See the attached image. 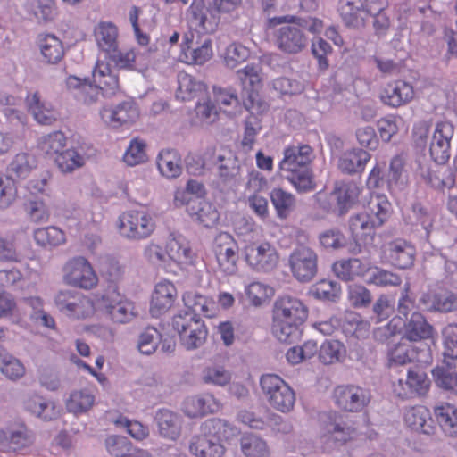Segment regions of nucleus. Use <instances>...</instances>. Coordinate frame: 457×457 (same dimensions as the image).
<instances>
[{"label":"nucleus","instance_id":"nucleus-1","mask_svg":"<svg viewBox=\"0 0 457 457\" xmlns=\"http://www.w3.org/2000/svg\"><path fill=\"white\" fill-rule=\"evenodd\" d=\"M237 74L242 86L243 105L248 112L244 121L241 146L248 152L253 149L257 136L262 129V118L268 112L270 106L260 94L262 81L255 65L248 64L238 70Z\"/></svg>","mask_w":457,"mask_h":457},{"label":"nucleus","instance_id":"nucleus-2","mask_svg":"<svg viewBox=\"0 0 457 457\" xmlns=\"http://www.w3.org/2000/svg\"><path fill=\"white\" fill-rule=\"evenodd\" d=\"M204 0H193L189 7L191 29L183 37L179 60L187 64L202 65L212 56V40H201L200 34L214 29L215 22L208 21Z\"/></svg>","mask_w":457,"mask_h":457},{"label":"nucleus","instance_id":"nucleus-3","mask_svg":"<svg viewBox=\"0 0 457 457\" xmlns=\"http://www.w3.org/2000/svg\"><path fill=\"white\" fill-rule=\"evenodd\" d=\"M313 159V149L309 145H292L284 149L278 169L298 193L311 192L316 187L311 167Z\"/></svg>","mask_w":457,"mask_h":457},{"label":"nucleus","instance_id":"nucleus-4","mask_svg":"<svg viewBox=\"0 0 457 457\" xmlns=\"http://www.w3.org/2000/svg\"><path fill=\"white\" fill-rule=\"evenodd\" d=\"M391 211V203L385 195L371 194L363 210L349 220V228L354 241L358 244L372 241L376 229L389 219Z\"/></svg>","mask_w":457,"mask_h":457},{"label":"nucleus","instance_id":"nucleus-5","mask_svg":"<svg viewBox=\"0 0 457 457\" xmlns=\"http://www.w3.org/2000/svg\"><path fill=\"white\" fill-rule=\"evenodd\" d=\"M308 317V308L298 298L281 296L274 303L272 333L281 342L291 343L300 334V327Z\"/></svg>","mask_w":457,"mask_h":457},{"label":"nucleus","instance_id":"nucleus-6","mask_svg":"<svg viewBox=\"0 0 457 457\" xmlns=\"http://www.w3.org/2000/svg\"><path fill=\"white\" fill-rule=\"evenodd\" d=\"M232 430L221 420H208L202 427V433L192 437L189 452L195 457H223L226 448L223 441L228 438L227 433Z\"/></svg>","mask_w":457,"mask_h":457},{"label":"nucleus","instance_id":"nucleus-7","mask_svg":"<svg viewBox=\"0 0 457 457\" xmlns=\"http://www.w3.org/2000/svg\"><path fill=\"white\" fill-rule=\"evenodd\" d=\"M59 310L67 316L76 320H86L93 317L97 310L101 311V295L93 297L70 290L60 291L54 297Z\"/></svg>","mask_w":457,"mask_h":457},{"label":"nucleus","instance_id":"nucleus-8","mask_svg":"<svg viewBox=\"0 0 457 457\" xmlns=\"http://www.w3.org/2000/svg\"><path fill=\"white\" fill-rule=\"evenodd\" d=\"M155 221L147 211L128 210L118 218L119 234L129 240L140 241L151 237L155 230Z\"/></svg>","mask_w":457,"mask_h":457},{"label":"nucleus","instance_id":"nucleus-9","mask_svg":"<svg viewBox=\"0 0 457 457\" xmlns=\"http://www.w3.org/2000/svg\"><path fill=\"white\" fill-rule=\"evenodd\" d=\"M172 326L179 333L183 345L188 350L203 345L208 336L204 322L199 316L189 312L175 315L172 319Z\"/></svg>","mask_w":457,"mask_h":457},{"label":"nucleus","instance_id":"nucleus-10","mask_svg":"<svg viewBox=\"0 0 457 457\" xmlns=\"http://www.w3.org/2000/svg\"><path fill=\"white\" fill-rule=\"evenodd\" d=\"M260 384L271 407L284 413L293 410L295 403V391L279 376L263 375L260 379Z\"/></svg>","mask_w":457,"mask_h":457},{"label":"nucleus","instance_id":"nucleus-11","mask_svg":"<svg viewBox=\"0 0 457 457\" xmlns=\"http://www.w3.org/2000/svg\"><path fill=\"white\" fill-rule=\"evenodd\" d=\"M62 279L66 285L84 290L94 289L99 281L93 265L84 256H75L65 262Z\"/></svg>","mask_w":457,"mask_h":457},{"label":"nucleus","instance_id":"nucleus-12","mask_svg":"<svg viewBox=\"0 0 457 457\" xmlns=\"http://www.w3.org/2000/svg\"><path fill=\"white\" fill-rule=\"evenodd\" d=\"M204 159L216 166L221 183L236 185L240 180V165L230 149L222 146L208 148L204 154Z\"/></svg>","mask_w":457,"mask_h":457},{"label":"nucleus","instance_id":"nucleus-13","mask_svg":"<svg viewBox=\"0 0 457 457\" xmlns=\"http://www.w3.org/2000/svg\"><path fill=\"white\" fill-rule=\"evenodd\" d=\"M357 436L353 423L341 414L334 413L328 420L323 421L320 428V439L328 447H338L353 441Z\"/></svg>","mask_w":457,"mask_h":457},{"label":"nucleus","instance_id":"nucleus-14","mask_svg":"<svg viewBox=\"0 0 457 457\" xmlns=\"http://www.w3.org/2000/svg\"><path fill=\"white\" fill-rule=\"evenodd\" d=\"M242 254L245 262L258 271H270L278 262V253L273 245L268 241H253L246 244Z\"/></svg>","mask_w":457,"mask_h":457},{"label":"nucleus","instance_id":"nucleus-15","mask_svg":"<svg viewBox=\"0 0 457 457\" xmlns=\"http://www.w3.org/2000/svg\"><path fill=\"white\" fill-rule=\"evenodd\" d=\"M393 333L403 331V339L410 342H418L433 337L434 328L426 318L419 312L411 313L406 322L401 317L393 318L388 323Z\"/></svg>","mask_w":457,"mask_h":457},{"label":"nucleus","instance_id":"nucleus-16","mask_svg":"<svg viewBox=\"0 0 457 457\" xmlns=\"http://www.w3.org/2000/svg\"><path fill=\"white\" fill-rule=\"evenodd\" d=\"M214 253L219 270L224 275H234L237 270V244L228 232L219 233L213 241Z\"/></svg>","mask_w":457,"mask_h":457},{"label":"nucleus","instance_id":"nucleus-17","mask_svg":"<svg viewBox=\"0 0 457 457\" xmlns=\"http://www.w3.org/2000/svg\"><path fill=\"white\" fill-rule=\"evenodd\" d=\"M431 381L426 372L418 368H410L406 379H398L392 385V391L401 399L425 396L430 388Z\"/></svg>","mask_w":457,"mask_h":457},{"label":"nucleus","instance_id":"nucleus-18","mask_svg":"<svg viewBox=\"0 0 457 457\" xmlns=\"http://www.w3.org/2000/svg\"><path fill=\"white\" fill-rule=\"evenodd\" d=\"M273 33L278 50L287 54H296L308 46V37L298 25L286 23Z\"/></svg>","mask_w":457,"mask_h":457},{"label":"nucleus","instance_id":"nucleus-19","mask_svg":"<svg viewBox=\"0 0 457 457\" xmlns=\"http://www.w3.org/2000/svg\"><path fill=\"white\" fill-rule=\"evenodd\" d=\"M408 340H402L392 345L387 351L389 366H404L412 362H428L431 359L430 349H420Z\"/></svg>","mask_w":457,"mask_h":457},{"label":"nucleus","instance_id":"nucleus-20","mask_svg":"<svg viewBox=\"0 0 457 457\" xmlns=\"http://www.w3.org/2000/svg\"><path fill=\"white\" fill-rule=\"evenodd\" d=\"M101 311L110 315L117 323H125L134 316L133 303L118 292L117 287L106 290L101 295Z\"/></svg>","mask_w":457,"mask_h":457},{"label":"nucleus","instance_id":"nucleus-21","mask_svg":"<svg viewBox=\"0 0 457 457\" xmlns=\"http://www.w3.org/2000/svg\"><path fill=\"white\" fill-rule=\"evenodd\" d=\"M454 134V127L450 121L436 123L429 145L432 160L443 165L450 159L451 140Z\"/></svg>","mask_w":457,"mask_h":457},{"label":"nucleus","instance_id":"nucleus-22","mask_svg":"<svg viewBox=\"0 0 457 457\" xmlns=\"http://www.w3.org/2000/svg\"><path fill=\"white\" fill-rule=\"evenodd\" d=\"M362 187L354 181L342 182L337 184L332 195L335 196L337 204L333 209L330 204L320 203V207L327 212H335L338 216L346 214L350 209L359 201Z\"/></svg>","mask_w":457,"mask_h":457},{"label":"nucleus","instance_id":"nucleus-23","mask_svg":"<svg viewBox=\"0 0 457 457\" xmlns=\"http://www.w3.org/2000/svg\"><path fill=\"white\" fill-rule=\"evenodd\" d=\"M317 254L310 247L299 246L289 256L293 276L299 281L311 280L317 272Z\"/></svg>","mask_w":457,"mask_h":457},{"label":"nucleus","instance_id":"nucleus-24","mask_svg":"<svg viewBox=\"0 0 457 457\" xmlns=\"http://www.w3.org/2000/svg\"><path fill=\"white\" fill-rule=\"evenodd\" d=\"M334 398L337 406L345 411H360L370 402L367 392L359 386L342 385L334 390Z\"/></svg>","mask_w":457,"mask_h":457},{"label":"nucleus","instance_id":"nucleus-25","mask_svg":"<svg viewBox=\"0 0 457 457\" xmlns=\"http://www.w3.org/2000/svg\"><path fill=\"white\" fill-rule=\"evenodd\" d=\"M166 253L169 261L180 270H188L197 262V253L192 249L190 242L183 237H173L166 243Z\"/></svg>","mask_w":457,"mask_h":457},{"label":"nucleus","instance_id":"nucleus-26","mask_svg":"<svg viewBox=\"0 0 457 457\" xmlns=\"http://www.w3.org/2000/svg\"><path fill=\"white\" fill-rule=\"evenodd\" d=\"M178 291L175 285L168 279L156 283L151 296L150 312L153 317L166 313L175 303Z\"/></svg>","mask_w":457,"mask_h":457},{"label":"nucleus","instance_id":"nucleus-27","mask_svg":"<svg viewBox=\"0 0 457 457\" xmlns=\"http://www.w3.org/2000/svg\"><path fill=\"white\" fill-rule=\"evenodd\" d=\"M414 87L411 83L397 79L387 83L380 93L383 104L397 108L407 104L414 98Z\"/></svg>","mask_w":457,"mask_h":457},{"label":"nucleus","instance_id":"nucleus-28","mask_svg":"<svg viewBox=\"0 0 457 457\" xmlns=\"http://www.w3.org/2000/svg\"><path fill=\"white\" fill-rule=\"evenodd\" d=\"M102 120L110 127L119 128L133 122L138 110L133 101H123L114 107H104L100 112Z\"/></svg>","mask_w":457,"mask_h":457},{"label":"nucleus","instance_id":"nucleus-29","mask_svg":"<svg viewBox=\"0 0 457 457\" xmlns=\"http://www.w3.org/2000/svg\"><path fill=\"white\" fill-rule=\"evenodd\" d=\"M383 253L387 262L398 269H407L413 264L415 248L406 240L398 238L387 243Z\"/></svg>","mask_w":457,"mask_h":457},{"label":"nucleus","instance_id":"nucleus-30","mask_svg":"<svg viewBox=\"0 0 457 457\" xmlns=\"http://www.w3.org/2000/svg\"><path fill=\"white\" fill-rule=\"evenodd\" d=\"M371 155L361 148H352L345 151L337 162L338 170L347 175L362 173Z\"/></svg>","mask_w":457,"mask_h":457},{"label":"nucleus","instance_id":"nucleus-31","mask_svg":"<svg viewBox=\"0 0 457 457\" xmlns=\"http://www.w3.org/2000/svg\"><path fill=\"white\" fill-rule=\"evenodd\" d=\"M370 270L369 262L358 258L343 259L333 263L332 270L335 275L344 281H353L362 278Z\"/></svg>","mask_w":457,"mask_h":457},{"label":"nucleus","instance_id":"nucleus-32","mask_svg":"<svg viewBox=\"0 0 457 457\" xmlns=\"http://www.w3.org/2000/svg\"><path fill=\"white\" fill-rule=\"evenodd\" d=\"M220 408V403L210 394L190 396L183 403V411L190 418L213 413L219 411Z\"/></svg>","mask_w":457,"mask_h":457},{"label":"nucleus","instance_id":"nucleus-33","mask_svg":"<svg viewBox=\"0 0 457 457\" xmlns=\"http://www.w3.org/2000/svg\"><path fill=\"white\" fill-rule=\"evenodd\" d=\"M28 111L40 124L50 125L57 119V112L48 103L42 101L38 91L29 93L25 99Z\"/></svg>","mask_w":457,"mask_h":457},{"label":"nucleus","instance_id":"nucleus-34","mask_svg":"<svg viewBox=\"0 0 457 457\" xmlns=\"http://www.w3.org/2000/svg\"><path fill=\"white\" fill-rule=\"evenodd\" d=\"M339 14L347 28L363 29L368 21L361 0L342 1L339 6Z\"/></svg>","mask_w":457,"mask_h":457},{"label":"nucleus","instance_id":"nucleus-35","mask_svg":"<svg viewBox=\"0 0 457 457\" xmlns=\"http://www.w3.org/2000/svg\"><path fill=\"white\" fill-rule=\"evenodd\" d=\"M37 46L45 62L58 63L64 56L62 41L52 33H42L37 37Z\"/></svg>","mask_w":457,"mask_h":457},{"label":"nucleus","instance_id":"nucleus-36","mask_svg":"<svg viewBox=\"0 0 457 457\" xmlns=\"http://www.w3.org/2000/svg\"><path fill=\"white\" fill-rule=\"evenodd\" d=\"M403 420L411 430L429 434L433 429V420L429 410L424 405H416L404 411Z\"/></svg>","mask_w":457,"mask_h":457},{"label":"nucleus","instance_id":"nucleus-37","mask_svg":"<svg viewBox=\"0 0 457 457\" xmlns=\"http://www.w3.org/2000/svg\"><path fill=\"white\" fill-rule=\"evenodd\" d=\"M434 415L446 436H457V406L440 402L434 407Z\"/></svg>","mask_w":457,"mask_h":457},{"label":"nucleus","instance_id":"nucleus-38","mask_svg":"<svg viewBox=\"0 0 457 457\" xmlns=\"http://www.w3.org/2000/svg\"><path fill=\"white\" fill-rule=\"evenodd\" d=\"M189 216L206 228H213L219 223L220 212L217 207L203 197L189 208Z\"/></svg>","mask_w":457,"mask_h":457},{"label":"nucleus","instance_id":"nucleus-39","mask_svg":"<svg viewBox=\"0 0 457 457\" xmlns=\"http://www.w3.org/2000/svg\"><path fill=\"white\" fill-rule=\"evenodd\" d=\"M93 82L101 88L103 95H113L119 89L118 76L113 74L109 63L97 61L93 71Z\"/></svg>","mask_w":457,"mask_h":457},{"label":"nucleus","instance_id":"nucleus-40","mask_svg":"<svg viewBox=\"0 0 457 457\" xmlns=\"http://www.w3.org/2000/svg\"><path fill=\"white\" fill-rule=\"evenodd\" d=\"M107 56L118 69L141 71L146 68L148 63L145 56L138 54L133 48L121 51L118 46L117 52L108 54Z\"/></svg>","mask_w":457,"mask_h":457},{"label":"nucleus","instance_id":"nucleus-41","mask_svg":"<svg viewBox=\"0 0 457 457\" xmlns=\"http://www.w3.org/2000/svg\"><path fill=\"white\" fill-rule=\"evenodd\" d=\"M182 300L189 312L197 316H199V314H203L207 318H212L215 315V302L212 299L198 294L197 292H186L182 296Z\"/></svg>","mask_w":457,"mask_h":457},{"label":"nucleus","instance_id":"nucleus-42","mask_svg":"<svg viewBox=\"0 0 457 457\" xmlns=\"http://www.w3.org/2000/svg\"><path fill=\"white\" fill-rule=\"evenodd\" d=\"M95 37L98 47L106 54L117 52L118 28L112 22L101 21L95 29Z\"/></svg>","mask_w":457,"mask_h":457},{"label":"nucleus","instance_id":"nucleus-43","mask_svg":"<svg viewBox=\"0 0 457 457\" xmlns=\"http://www.w3.org/2000/svg\"><path fill=\"white\" fill-rule=\"evenodd\" d=\"M176 97L182 101H191L206 90V86L194 76L180 71L178 73Z\"/></svg>","mask_w":457,"mask_h":457},{"label":"nucleus","instance_id":"nucleus-44","mask_svg":"<svg viewBox=\"0 0 457 457\" xmlns=\"http://www.w3.org/2000/svg\"><path fill=\"white\" fill-rule=\"evenodd\" d=\"M270 197L276 214L280 220H287L296 208L297 201L295 196L280 187L273 188Z\"/></svg>","mask_w":457,"mask_h":457},{"label":"nucleus","instance_id":"nucleus-45","mask_svg":"<svg viewBox=\"0 0 457 457\" xmlns=\"http://www.w3.org/2000/svg\"><path fill=\"white\" fill-rule=\"evenodd\" d=\"M157 167L162 176L178 178L182 172L180 154L174 149H162L157 156Z\"/></svg>","mask_w":457,"mask_h":457},{"label":"nucleus","instance_id":"nucleus-46","mask_svg":"<svg viewBox=\"0 0 457 457\" xmlns=\"http://www.w3.org/2000/svg\"><path fill=\"white\" fill-rule=\"evenodd\" d=\"M284 23L298 25L301 29H305L313 35L320 34L324 28L323 21L317 17L302 18L295 15H283L269 19L270 27L283 25Z\"/></svg>","mask_w":457,"mask_h":457},{"label":"nucleus","instance_id":"nucleus-47","mask_svg":"<svg viewBox=\"0 0 457 457\" xmlns=\"http://www.w3.org/2000/svg\"><path fill=\"white\" fill-rule=\"evenodd\" d=\"M31 443V436L25 426H21L17 430L12 431L9 436L0 429V450L2 451H18Z\"/></svg>","mask_w":457,"mask_h":457},{"label":"nucleus","instance_id":"nucleus-48","mask_svg":"<svg viewBox=\"0 0 457 457\" xmlns=\"http://www.w3.org/2000/svg\"><path fill=\"white\" fill-rule=\"evenodd\" d=\"M240 446L245 457H270V449L267 442L253 434L243 436Z\"/></svg>","mask_w":457,"mask_h":457},{"label":"nucleus","instance_id":"nucleus-49","mask_svg":"<svg viewBox=\"0 0 457 457\" xmlns=\"http://www.w3.org/2000/svg\"><path fill=\"white\" fill-rule=\"evenodd\" d=\"M340 327L345 335L363 338L369 335L370 325L354 312H346Z\"/></svg>","mask_w":457,"mask_h":457},{"label":"nucleus","instance_id":"nucleus-50","mask_svg":"<svg viewBox=\"0 0 457 457\" xmlns=\"http://www.w3.org/2000/svg\"><path fill=\"white\" fill-rule=\"evenodd\" d=\"M160 434L170 440H176L180 435L178 416L169 410H161L156 414Z\"/></svg>","mask_w":457,"mask_h":457},{"label":"nucleus","instance_id":"nucleus-51","mask_svg":"<svg viewBox=\"0 0 457 457\" xmlns=\"http://www.w3.org/2000/svg\"><path fill=\"white\" fill-rule=\"evenodd\" d=\"M33 236L36 243L44 247H55L66 242L65 233L55 226L37 228Z\"/></svg>","mask_w":457,"mask_h":457},{"label":"nucleus","instance_id":"nucleus-52","mask_svg":"<svg viewBox=\"0 0 457 457\" xmlns=\"http://www.w3.org/2000/svg\"><path fill=\"white\" fill-rule=\"evenodd\" d=\"M424 178L431 187L438 189L452 188L455 185V176L449 167L429 169Z\"/></svg>","mask_w":457,"mask_h":457},{"label":"nucleus","instance_id":"nucleus-53","mask_svg":"<svg viewBox=\"0 0 457 457\" xmlns=\"http://www.w3.org/2000/svg\"><path fill=\"white\" fill-rule=\"evenodd\" d=\"M346 349L338 340L328 339L322 343L319 350V359L324 364H332L344 359Z\"/></svg>","mask_w":457,"mask_h":457},{"label":"nucleus","instance_id":"nucleus-54","mask_svg":"<svg viewBox=\"0 0 457 457\" xmlns=\"http://www.w3.org/2000/svg\"><path fill=\"white\" fill-rule=\"evenodd\" d=\"M95 403V395L87 389L73 391L67 403L66 408L70 412L80 414L87 412Z\"/></svg>","mask_w":457,"mask_h":457},{"label":"nucleus","instance_id":"nucleus-55","mask_svg":"<svg viewBox=\"0 0 457 457\" xmlns=\"http://www.w3.org/2000/svg\"><path fill=\"white\" fill-rule=\"evenodd\" d=\"M311 294L316 299L337 302L341 295V286L332 280L321 279L312 285Z\"/></svg>","mask_w":457,"mask_h":457},{"label":"nucleus","instance_id":"nucleus-56","mask_svg":"<svg viewBox=\"0 0 457 457\" xmlns=\"http://www.w3.org/2000/svg\"><path fill=\"white\" fill-rule=\"evenodd\" d=\"M58 169L63 173H71L85 164L84 157L75 149H66L54 158Z\"/></svg>","mask_w":457,"mask_h":457},{"label":"nucleus","instance_id":"nucleus-57","mask_svg":"<svg viewBox=\"0 0 457 457\" xmlns=\"http://www.w3.org/2000/svg\"><path fill=\"white\" fill-rule=\"evenodd\" d=\"M25 408L44 420H51L56 414L54 403L47 402L37 395H33L26 400Z\"/></svg>","mask_w":457,"mask_h":457},{"label":"nucleus","instance_id":"nucleus-58","mask_svg":"<svg viewBox=\"0 0 457 457\" xmlns=\"http://www.w3.org/2000/svg\"><path fill=\"white\" fill-rule=\"evenodd\" d=\"M123 161L129 166H136L147 161L146 143L138 137L131 139L126 149Z\"/></svg>","mask_w":457,"mask_h":457},{"label":"nucleus","instance_id":"nucleus-59","mask_svg":"<svg viewBox=\"0 0 457 457\" xmlns=\"http://www.w3.org/2000/svg\"><path fill=\"white\" fill-rule=\"evenodd\" d=\"M428 301L431 303V308L441 312L453 311L457 307V296L448 291L440 290L437 293L428 295Z\"/></svg>","mask_w":457,"mask_h":457},{"label":"nucleus","instance_id":"nucleus-60","mask_svg":"<svg viewBox=\"0 0 457 457\" xmlns=\"http://www.w3.org/2000/svg\"><path fill=\"white\" fill-rule=\"evenodd\" d=\"M18 198V187L15 179L0 173V209L10 207Z\"/></svg>","mask_w":457,"mask_h":457},{"label":"nucleus","instance_id":"nucleus-61","mask_svg":"<svg viewBox=\"0 0 457 457\" xmlns=\"http://www.w3.org/2000/svg\"><path fill=\"white\" fill-rule=\"evenodd\" d=\"M433 376L437 386L457 395V371L451 367H436Z\"/></svg>","mask_w":457,"mask_h":457},{"label":"nucleus","instance_id":"nucleus-62","mask_svg":"<svg viewBox=\"0 0 457 457\" xmlns=\"http://www.w3.org/2000/svg\"><path fill=\"white\" fill-rule=\"evenodd\" d=\"M25 212L34 223H43L48 221L50 211L46 203L41 199H29L24 204Z\"/></svg>","mask_w":457,"mask_h":457},{"label":"nucleus","instance_id":"nucleus-63","mask_svg":"<svg viewBox=\"0 0 457 457\" xmlns=\"http://www.w3.org/2000/svg\"><path fill=\"white\" fill-rule=\"evenodd\" d=\"M66 145V137L61 131H54L42 137L39 146L48 155H58L64 151Z\"/></svg>","mask_w":457,"mask_h":457},{"label":"nucleus","instance_id":"nucleus-64","mask_svg":"<svg viewBox=\"0 0 457 457\" xmlns=\"http://www.w3.org/2000/svg\"><path fill=\"white\" fill-rule=\"evenodd\" d=\"M161 341V333L154 327H147L139 336L137 347L142 353L148 355L155 352Z\"/></svg>","mask_w":457,"mask_h":457}]
</instances>
